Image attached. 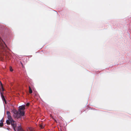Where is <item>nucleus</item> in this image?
<instances>
[{
	"label": "nucleus",
	"mask_w": 131,
	"mask_h": 131,
	"mask_svg": "<svg viewBox=\"0 0 131 131\" xmlns=\"http://www.w3.org/2000/svg\"><path fill=\"white\" fill-rule=\"evenodd\" d=\"M25 106V104L23 105H21V106H20L23 107V108H24Z\"/></svg>",
	"instance_id": "nucleus-13"
},
{
	"label": "nucleus",
	"mask_w": 131,
	"mask_h": 131,
	"mask_svg": "<svg viewBox=\"0 0 131 131\" xmlns=\"http://www.w3.org/2000/svg\"><path fill=\"white\" fill-rule=\"evenodd\" d=\"M1 98H2V100L3 101V102H5V103H6V100L4 96L1 94Z\"/></svg>",
	"instance_id": "nucleus-5"
},
{
	"label": "nucleus",
	"mask_w": 131,
	"mask_h": 131,
	"mask_svg": "<svg viewBox=\"0 0 131 131\" xmlns=\"http://www.w3.org/2000/svg\"><path fill=\"white\" fill-rule=\"evenodd\" d=\"M2 125H3V121H2V122H0V126H1Z\"/></svg>",
	"instance_id": "nucleus-12"
},
{
	"label": "nucleus",
	"mask_w": 131,
	"mask_h": 131,
	"mask_svg": "<svg viewBox=\"0 0 131 131\" xmlns=\"http://www.w3.org/2000/svg\"><path fill=\"white\" fill-rule=\"evenodd\" d=\"M6 126H7V127H8V126H7V125H6Z\"/></svg>",
	"instance_id": "nucleus-20"
},
{
	"label": "nucleus",
	"mask_w": 131,
	"mask_h": 131,
	"mask_svg": "<svg viewBox=\"0 0 131 131\" xmlns=\"http://www.w3.org/2000/svg\"><path fill=\"white\" fill-rule=\"evenodd\" d=\"M27 104H29V103H27Z\"/></svg>",
	"instance_id": "nucleus-17"
},
{
	"label": "nucleus",
	"mask_w": 131,
	"mask_h": 131,
	"mask_svg": "<svg viewBox=\"0 0 131 131\" xmlns=\"http://www.w3.org/2000/svg\"><path fill=\"white\" fill-rule=\"evenodd\" d=\"M21 63L23 65V64L21 62Z\"/></svg>",
	"instance_id": "nucleus-19"
},
{
	"label": "nucleus",
	"mask_w": 131,
	"mask_h": 131,
	"mask_svg": "<svg viewBox=\"0 0 131 131\" xmlns=\"http://www.w3.org/2000/svg\"><path fill=\"white\" fill-rule=\"evenodd\" d=\"M0 48L3 49L6 52L7 51H10L9 49L7 47L5 42L2 39H1L0 42Z\"/></svg>",
	"instance_id": "nucleus-2"
},
{
	"label": "nucleus",
	"mask_w": 131,
	"mask_h": 131,
	"mask_svg": "<svg viewBox=\"0 0 131 131\" xmlns=\"http://www.w3.org/2000/svg\"><path fill=\"white\" fill-rule=\"evenodd\" d=\"M10 113L9 112V111H7V114L8 116L9 115H10Z\"/></svg>",
	"instance_id": "nucleus-11"
},
{
	"label": "nucleus",
	"mask_w": 131,
	"mask_h": 131,
	"mask_svg": "<svg viewBox=\"0 0 131 131\" xmlns=\"http://www.w3.org/2000/svg\"><path fill=\"white\" fill-rule=\"evenodd\" d=\"M29 92L30 94H31L32 93V90L30 86H29Z\"/></svg>",
	"instance_id": "nucleus-6"
},
{
	"label": "nucleus",
	"mask_w": 131,
	"mask_h": 131,
	"mask_svg": "<svg viewBox=\"0 0 131 131\" xmlns=\"http://www.w3.org/2000/svg\"><path fill=\"white\" fill-rule=\"evenodd\" d=\"M19 107H19V109L18 110V111L20 110H22L23 109V107H22V106H19Z\"/></svg>",
	"instance_id": "nucleus-10"
},
{
	"label": "nucleus",
	"mask_w": 131,
	"mask_h": 131,
	"mask_svg": "<svg viewBox=\"0 0 131 131\" xmlns=\"http://www.w3.org/2000/svg\"><path fill=\"white\" fill-rule=\"evenodd\" d=\"M9 70L11 72H13V69L11 67L9 68Z\"/></svg>",
	"instance_id": "nucleus-9"
},
{
	"label": "nucleus",
	"mask_w": 131,
	"mask_h": 131,
	"mask_svg": "<svg viewBox=\"0 0 131 131\" xmlns=\"http://www.w3.org/2000/svg\"><path fill=\"white\" fill-rule=\"evenodd\" d=\"M6 129H7L8 130H9V129L8 128H6Z\"/></svg>",
	"instance_id": "nucleus-15"
},
{
	"label": "nucleus",
	"mask_w": 131,
	"mask_h": 131,
	"mask_svg": "<svg viewBox=\"0 0 131 131\" xmlns=\"http://www.w3.org/2000/svg\"><path fill=\"white\" fill-rule=\"evenodd\" d=\"M3 118H2V119L1 120H0V122H2V121H3Z\"/></svg>",
	"instance_id": "nucleus-14"
},
{
	"label": "nucleus",
	"mask_w": 131,
	"mask_h": 131,
	"mask_svg": "<svg viewBox=\"0 0 131 131\" xmlns=\"http://www.w3.org/2000/svg\"><path fill=\"white\" fill-rule=\"evenodd\" d=\"M22 85L23 86H27V84H26V83L25 82H24V83H22Z\"/></svg>",
	"instance_id": "nucleus-8"
},
{
	"label": "nucleus",
	"mask_w": 131,
	"mask_h": 131,
	"mask_svg": "<svg viewBox=\"0 0 131 131\" xmlns=\"http://www.w3.org/2000/svg\"><path fill=\"white\" fill-rule=\"evenodd\" d=\"M61 118H62V117H60V119H61Z\"/></svg>",
	"instance_id": "nucleus-16"
},
{
	"label": "nucleus",
	"mask_w": 131,
	"mask_h": 131,
	"mask_svg": "<svg viewBox=\"0 0 131 131\" xmlns=\"http://www.w3.org/2000/svg\"><path fill=\"white\" fill-rule=\"evenodd\" d=\"M18 111L19 119H21L22 116L25 115V113L24 112L21 111L20 110H19Z\"/></svg>",
	"instance_id": "nucleus-3"
},
{
	"label": "nucleus",
	"mask_w": 131,
	"mask_h": 131,
	"mask_svg": "<svg viewBox=\"0 0 131 131\" xmlns=\"http://www.w3.org/2000/svg\"><path fill=\"white\" fill-rule=\"evenodd\" d=\"M6 126H7V127H8V126H7V125H6Z\"/></svg>",
	"instance_id": "nucleus-21"
},
{
	"label": "nucleus",
	"mask_w": 131,
	"mask_h": 131,
	"mask_svg": "<svg viewBox=\"0 0 131 131\" xmlns=\"http://www.w3.org/2000/svg\"><path fill=\"white\" fill-rule=\"evenodd\" d=\"M13 116L15 118H16L17 119H19L18 112V111L14 115H13Z\"/></svg>",
	"instance_id": "nucleus-4"
},
{
	"label": "nucleus",
	"mask_w": 131,
	"mask_h": 131,
	"mask_svg": "<svg viewBox=\"0 0 131 131\" xmlns=\"http://www.w3.org/2000/svg\"><path fill=\"white\" fill-rule=\"evenodd\" d=\"M32 56H30V57H31Z\"/></svg>",
	"instance_id": "nucleus-18"
},
{
	"label": "nucleus",
	"mask_w": 131,
	"mask_h": 131,
	"mask_svg": "<svg viewBox=\"0 0 131 131\" xmlns=\"http://www.w3.org/2000/svg\"><path fill=\"white\" fill-rule=\"evenodd\" d=\"M8 119L6 120V123L8 124H11L12 127L14 131H23L21 128V124L17 126V123L13 119L10 115L7 116Z\"/></svg>",
	"instance_id": "nucleus-1"
},
{
	"label": "nucleus",
	"mask_w": 131,
	"mask_h": 131,
	"mask_svg": "<svg viewBox=\"0 0 131 131\" xmlns=\"http://www.w3.org/2000/svg\"><path fill=\"white\" fill-rule=\"evenodd\" d=\"M18 112V111H17L16 110H13L12 111V112H13L14 114L13 115H14L16 113H17Z\"/></svg>",
	"instance_id": "nucleus-7"
}]
</instances>
